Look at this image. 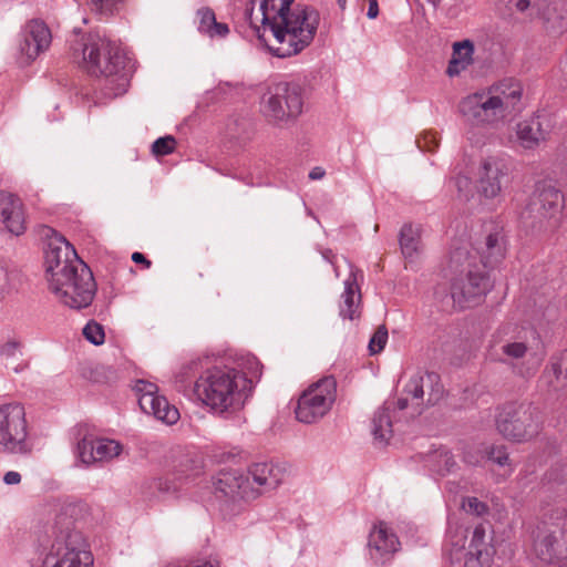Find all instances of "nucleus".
<instances>
[{
  "mask_svg": "<svg viewBox=\"0 0 567 567\" xmlns=\"http://www.w3.org/2000/svg\"><path fill=\"white\" fill-rule=\"evenodd\" d=\"M293 0H258V9L247 10V19L258 38L279 58L298 54L313 40L319 13L309 7L291 9Z\"/></svg>",
  "mask_w": 567,
  "mask_h": 567,
  "instance_id": "f257e3e1",
  "label": "nucleus"
},
{
  "mask_svg": "<svg viewBox=\"0 0 567 567\" xmlns=\"http://www.w3.org/2000/svg\"><path fill=\"white\" fill-rule=\"evenodd\" d=\"M45 272L50 290L65 306L81 309L92 302L95 293L93 275L65 238L59 237L49 244Z\"/></svg>",
  "mask_w": 567,
  "mask_h": 567,
  "instance_id": "f03ea898",
  "label": "nucleus"
},
{
  "mask_svg": "<svg viewBox=\"0 0 567 567\" xmlns=\"http://www.w3.org/2000/svg\"><path fill=\"white\" fill-rule=\"evenodd\" d=\"M522 96L520 82L505 79L464 96L457 109L462 117L475 127L498 128L520 113Z\"/></svg>",
  "mask_w": 567,
  "mask_h": 567,
  "instance_id": "7ed1b4c3",
  "label": "nucleus"
},
{
  "mask_svg": "<svg viewBox=\"0 0 567 567\" xmlns=\"http://www.w3.org/2000/svg\"><path fill=\"white\" fill-rule=\"evenodd\" d=\"M85 512L83 504H68L58 514L54 523L55 538L42 567H94L89 545L75 527Z\"/></svg>",
  "mask_w": 567,
  "mask_h": 567,
  "instance_id": "20e7f679",
  "label": "nucleus"
},
{
  "mask_svg": "<svg viewBox=\"0 0 567 567\" xmlns=\"http://www.w3.org/2000/svg\"><path fill=\"white\" fill-rule=\"evenodd\" d=\"M245 381L236 369L212 367L194 381L193 394L202 404L218 414L234 413L244 406L247 398Z\"/></svg>",
  "mask_w": 567,
  "mask_h": 567,
  "instance_id": "39448f33",
  "label": "nucleus"
},
{
  "mask_svg": "<svg viewBox=\"0 0 567 567\" xmlns=\"http://www.w3.org/2000/svg\"><path fill=\"white\" fill-rule=\"evenodd\" d=\"M82 60L90 74L105 78L110 96L126 92L130 84L128 58L115 42L100 34H90L82 49Z\"/></svg>",
  "mask_w": 567,
  "mask_h": 567,
  "instance_id": "423d86ee",
  "label": "nucleus"
},
{
  "mask_svg": "<svg viewBox=\"0 0 567 567\" xmlns=\"http://www.w3.org/2000/svg\"><path fill=\"white\" fill-rule=\"evenodd\" d=\"M476 254L466 248L452 251L449 269L453 274L450 293L445 296L447 306L466 309L478 303L491 288L489 279L476 264Z\"/></svg>",
  "mask_w": 567,
  "mask_h": 567,
  "instance_id": "0eeeda50",
  "label": "nucleus"
},
{
  "mask_svg": "<svg viewBox=\"0 0 567 567\" xmlns=\"http://www.w3.org/2000/svg\"><path fill=\"white\" fill-rule=\"evenodd\" d=\"M542 411L530 402H507L497 409L495 426L505 440L526 443L543 430Z\"/></svg>",
  "mask_w": 567,
  "mask_h": 567,
  "instance_id": "6e6552de",
  "label": "nucleus"
},
{
  "mask_svg": "<svg viewBox=\"0 0 567 567\" xmlns=\"http://www.w3.org/2000/svg\"><path fill=\"white\" fill-rule=\"evenodd\" d=\"M528 334H532V331L515 323H505L494 336L495 343H499L504 355L502 361L511 364L514 372L524 379L533 378L543 361L530 344Z\"/></svg>",
  "mask_w": 567,
  "mask_h": 567,
  "instance_id": "1a4fd4ad",
  "label": "nucleus"
},
{
  "mask_svg": "<svg viewBox=\"0 0 567 567\" xmlns=\"http://www.w3.org/2000/svg\"><path fill=\"white\" fill-rule=\"evenodd\" d=\"M260 113L265 120L278 127L295 122L303 111V96L300 85L278 82L268 85L260 97Z\"/></svg>",
  "mask_w": 567,
  "mask_h": 567,
  "instance_id": "9d476101",
  "label": "nucleus"
},
{
  "mask_svg": "<svg viewBox=\"0 0 567 567\" xmlns=\"http://www.w3.org/2000/svg\"><path fill=\"white\" fill-rule=\"evenodd\" d=\"M214 494L226 498L225 515L233 516L241 511V503L256 499L261 492L252 486L250 477L239 470L224 468L213 477Z\"/></svg>",
  "mask_w": 567,
  "mask_h": 567,
  "instance_id": "9b49d317",
  "label": "nucleus"
},
{
  "mask_svg": "<svg viewBox=\"0 0 567 567\" xmlns=\"http://www.w3.org/2000/svg\"><path fill=\"white\" fill-rule=\"evenodd\" d=\"M336 398V379L331 375L321 378L300 394L295 409L296 419L306 424L316 423L329 413Z\"/></svg>",
  "mask_w": 567,
  "mask_h": 567,
  "instance_id": "f8f14e48",
  "label": "nucleus"
},
{
  "mask_svg": "<svg viewBox=\"0 0 567 567\" xmlns=\"http://www.w3.org/2000/svg\"><path fill=\"white\" fill-rule=\"evenodd\" d=\"M24 408L19 403L0 405V452L29 454L32 444L28 439Z\"/></svg>",
  "mask_w": 567,
  "mask_h": 567,
  "instance_id": "ddd939ff",
  "label": "nucleus"
},
{
  "mask_svg": "<svg viewBox=\"0 0 567 567\" xmlns=\"http://www.w3.org/2000/svg\"><path fill=\"white\" fill-rule=\"evenodd\" d=\"M443 395V385L434 372L415 373L404 385L396 401L399 410L411 408L412 415L420 414L425 408L437 403Z\"/></svg>",
  "mask_w": 567,
  "mask_h": 567,
  "instance_id": "4468645a",
  "label": "nucleus"
},
{
  "mask_svg": "<svg viewBox=\"0 0 567 567\" xmlns=\"http://www.w3.org/2000/svg\"><path fill=\"white\" fill-rule=\"evenodd\" d=\"M512 162L505 155H489L481 159L476 172V192L485 199L498 197L511 182Z\"/></svg>",
  "mask_w": 567,
  "mask_h": 567,
  "instance_id": "2eb2a0df",
  "label": "nucleus"
},
{
  "mask_svg": "<svg viewBox=\"0 0 567 567\" xmlns=\"http://www.w3.org/2000/svg\"><path fill=\"white\" fill-rule=\"evenodd\" d=\"M509 10L526 13L527 17H542L546 29L560 33L567 28V10L561 9L560 0H504Z\"/></svg>",
  "mask_w": 567,
  "mask_h": 567,
  "instance_id": "dca6fc26",
  "label": "nucleus"
},
{
  "mask_svg": "<svg viewBox=\"0 0 567 567\" xmlns=\"http://www.w3.org/2000/svg\"><path fill=\"white\" fill-rule=\"evenodd\" d=\"M564 203V195L558 188L550 184H540L530 197L526 209L529 217L539 224L551 220L556 223Z\"/></svg>",
  "mask_w": 567,
  "mask_h": 567,
  "instance_id": "f3484780",
  "label": "nucleus"
},
{
  "mask_svg": "<svg viewBox=\"0 0 567 567\" xmlns=\"http://www.w3.org/2000/svg\"><path fill=\"white\" fill-rule=\"evenodd\" d=\"M135 390L138 394L140 408L145 413L154 415L166 424H174L178 421V410L169 404L165 396L158 395V386L155 383L138 380Z\"/></svg>",
  "mask_w": 567,
  "mask_h": 567,
  "instance_id": "a211bd4d",
  "label": "nucleus"
},
{
  "mask_svg": "<svg viewBox=\"0 0 567 567\" xmlns=\"http://www.w3.org/2000/svg\"><path fill=\"white\" fill-rule=\"evenodd\" d=\"M51 41V30L45 22L38 19L30 20L21 31L20 54L27 63H30L50 48Z\"/></svg>",
  "mask_w": 567,
  "mask_h": 567,
  "instance_id": "6ab92c4d",
  "label": "nucleus"
},
{
  "mask_svg": "<svg viewBox=\"0 0 567 567\" xmlns=\"http://www.w3.org/2000/svg\"><path fill=\"white\" fill-rule=\"evenodd\" d=\"M396 534L383 522L375 524L369 534L368 548L370 558L375 564L388 563L400 550Z\"/></svg>",
  "mask_w": 567,
  "mask_h": 567,
  "instance_id": "aec40b11",
  "label": "nucleus"
},
{
  "mask_svg": "<svg viewBox=\"0 0 567 567\" xmlns=\"http://www.w3.org/2000/svg\"><path fill=\"white\" fill-rule=\"evenodd\" d=\"M123 446L109 439L84 437L78 443V454L84 464L107 462L122 453Z\"/></svg>",
  "mask_w": 567,
  "mask_h": 567,
  "instance_id": "412c9836",
  "label": "nucleus"
},
{
  "mask_svg": "<svg viewBox=\"0 0 567 567\" xmlns=\"http://www.w3.org/2000/svg\"><path fill=\"white\" fill-rule=\"evenodd\" d=\"M540 381L545 384L549 394L557 398L567 395V350L549 359L542 373Z\"/></svg>",
  "mask_w": 567,
  "mask_h": 567,
  "instance_id": "4be33fe9",
  "label": "nucleus"
},
{
  "mask_svg": "<svg viewBox=\"0 0 567 567\" xmlns=\"http://www.w3.org/2000/svg\"><path fill=\"white\" fill-rule=\"evenodd\" d=\"M0 219L6 228L16 236L25 231L24 206L18 196L0 192Z\"/></svg>",
  "mask_w": 567,
  "mask_h": 567,
  "instance_id": "5701e85b",
  "label": "nucleus"
},
{
  "mask_svg": "<svg viewBox=\"0 0 567 567\" xmlns=\"http://www.w3.org/2000/svg\"><path fill=\"white\" fill-rule=\"evenodd\" d=\"M362 277L361 271L351 270L349 277L344 280V291L341 295L339 305L340 316L343 319L353 320L360 316L361 293L358 285V277Z\"/></svg>",
  "mask_w": 567,
  "mask_h": 567,
  "instance_id": "b1692460",
  "label": "nucleus"
},
{
  "mask_svg": "<svg viewBox=\"0 0 567 567\" xmlns=\"http://www.w3.org/2000/svg\"><path fill=\"white\" fill-rule=\"evenodd\" d=\"M549 131L544 127L540 116L524 120L516 125V137L525 150H534L546 141Z\"/></svg>",
  "mask_w": 567,
  "mask_h": 567,
  "instance_id": "393cba45",
  "label": "nucleus"
},
{
  "mask_svg": "<svg viewBox=\"0 0 567 567\" xmlns=\"http://www.w3.org/2000/svg\"><path fill=\"white\" fill-rule=\"evenodd\" d=\"M475 45L472 40L464 39L452 44V54L447 63L446 74L458 76L474 63Z\"/></svg>",
  "mask_w": 567,
  "mask_h": 567,
  "instance_id": "a878e982",
  "label": "nucleus"
},
{
  "mask_svg": "<svg viewBox=\"0 0 567 567\" xmlns=\"http://www.w3.org/2000/svg\"><path fill=\"white\" fill-rule=\"evenodd\" d=\"M251 484H256L259 491L260 487L272 489L277 487L282 481V474L279 467L271 464L258 463L251 466L250 471Z\"/></svg>",
  "mask_w": 567,
  "mask_h": 567,
  "instance_id": "bb28decb",
  "label": "nucleus"
},
{
  "mask_svg": "<svg viewBox=\"0 0 567 567\" xmlns=\"http://www.w3.org/2000/svg\"><path fill=\"white\" fill-rule=\"evenodd\" d=\"M198 31L207 34L210 38H224L229 33V28L226 23L217 22L215 13L209 8H200L197 11Z\"/></svg>",
  "mask_w": 567,
  "mask_h": 567,
  "instance_id": "cd10ccee",
  "label": "nucleus"
},
{
  "mask_svg": "<svg viewBox=\"0 0 567 567\" xmlns=\"http://www.w3.org/2000/svg\"><path fill=\"white\" fill-rule=\"evenodd\" d=\"M504 244L499 234H489L482 248L481 262L484 267H493L504 257Z\"/></svg>",
  "mask_w": 567,
  "mask_h": 567,
  "instance_id": "c85d7f7f",
  "label": "nucleus"
},
{
  "mask_svg": "<svg viewBox=\"0 0 567 567\" xmlns=\"http://www.w3.org/2000/svg\"><path fill=\"white\" fill-rule=\"evenodd\" d=\"M420 229L412 225H404L400 231V246L403 256L413 260L420 251Z\"/></svg>",
  "mask_w": 567,
  "mask_h": 567,
  "instance_id": "c756f323",
  "label": "nucleus"
},
{
  "mask_svg": "<svg viewBox=\"0 0 567 567\" xmlns=\"http://www.w3.org/2000/svg\"><path fill=\"white\" fill-rule=\"evenodd\" d=\"M200 360L195 359L183 364L178 372L175 374L174 384L178 392L187 393L193 392L194 378L199 371Z\"/></svg>",
  "mask_w": 567,
  "mask_h": 567,
  "instance_id": "7c9ffc66",
  "label": "nucleus"
},
{
  "mask_svg": "<svg viewBox=\"0 0 567 567\" xmlns=\"http://www.w3.org/2000/svg\"><path fill=\"white\" fill-rule=\"evenodd\" d=\"M535 553L539 559L551 561L554 557L561 554L557 536L554 534L538 536L535 542Z\"/></svg>",
  "mask_w": 567,
  "mask_h": 567,
  "instance_id": "2f4dec72",
  "label": "nucleus"
},
{
  "mask_svg": "<svg viewBox=\"0 0 567 567\" xmlns=\"http://www.w3.org/2000/svg\"><path fill=\"white\" fill-rule=\"evenodd\" d=\"M372 433L375 440L386 442L392 434V422L389 408L380 409L372 420Z\"/></svg>",
  "mask_w": 567,
  "mask_h": 567,
  "instance_id": "473e14b6",
  "label": "nucleus"
},
{
  "mask_svg": "<svg viewBox=\"0 0 567 567\" xmlns=\"http://www.w3.org/2000/svg\"><path fill=\"white\" fill-rule=\"evenodd\" d=\"M431 462L433 463V470L444 475L450 473L455 466L456 462L446 449H440L431 455Z\"/></svg>",
  "mask_w": 567,
  "mask_h": 567,
  "instance_id": "72a5a7b5",
  "label": "nucleus"
},
{
  "mask_svg": "<svg viewBox=\"0 0 567 567\" xmlns=\"http://www.w3.org/2000/svg\"><path fill=\"white\" fill-rule=\"evenodd\" d=\"M457 196L461 199L470 200L474 196V190L476 189V185H473L471 177L464 174H458L453 181Z\"/></svg>",
  "mask_w": 567,
  "mask_h": 567,
  "instance_id": "f704fd0d",
  "label": "nucleus"
},
{
  "mask_svg": "<svg viewBox=\"0 0 567 567\" xmlns=\"http://www.w3.org/2000/svg\"><path fill=\"white\" fill-rule=\"evenodd\" d=\"M83 336L87 341L95 346L104 343L105 340L103 327L95 321H90L86 323V326L83 328Z\"/></svg>",
  "mask_w": 567,
  "mask_h": 567,
  "instance_id": "c9c22d12",
  "label": "nucleus"
},
{
  "mask_svg": "<svg viewBox=\"0 0 567 567\" xmlns=\"http://www.w3.org/2000/svg\"><path fill=\"white\" fill-rule=\"evenodd\" d=\"M485 527L483 525H477L472 535V539L470 543V550L474 551V554L478 555L481 553H491L488 546L485 544Z\"/></svg>",
  "mask_w": 567,
  "mask_h": 567,
  "instance_id": "e433bc0d",
  "label": "nucleus"
},
{
  "mask_svg": "<svg viewBox=\"0 0 567 567\" xmlns=\"http://www.w3.org/2000/svg\"><path fill=\"white\" fill-rule=\"evenodd\" d=\"M386 341L388 330L384 326H379L369 342L370 354L380 353L384 349Z\"/></svg>",
  "mask_w": 567,
  "mask_h": 567,
  "instance_id": "4c0bfd02",
  "label": "nucleus"
},
{
  "mask_svg": "<svg viewBox=\"0 0 567 567\" xmlns=\"http://www.w3.org/2000/svg\"><path fill=\"white\" fill-rule=\"evenodd\" d=\"M176 147V140L171 136H164L157 138L152 145V152L156 156H164L173 153Z\"/></svg>",
  "mask_w": 567,
  "mask_h": 567,
  "instance_id": "58836bf2",
  "label": "nucleus"
},
{
  "mask_svg": "<svg viewBox=\"0 0 567 567\" xmlns=\"http://www.w3.org/2000/svg\"><path fill=\"white\" fill-rule=\"evenodd\" d=\"M417 147L423 152H435L440 144V138L435 132H425L416 138Z\"/></svg>",
  "mask_w": 567,
  "mask_h": 567,
  "instance_id": "ea45409f",
  "label": "nucleus"
},
{
  "mask_svg": "<svg viewBox=\"0 0 567 567\" xmlns=\"http://www.w3.org/2000/svg\"><path fill=\"white\" fill-rule=\"evenodd\" d=\"M492 553H481L478 555L474 551H468L464 567H491Z\"/></svg>",
  "mask_w": 567,
  "mask_h": 567,
  "instance_id": "a19ab883",
  "label": "nucleus"
},
{
  "mask_svg": "<svg viewBox=\"0 0 567 567\" xmlns=\"http://www.w3.org/2000/svg\"><path fill=\"white\" fill-rule=\"evenodd\" d=\"M125 0H91L92 6L102 14H113Z\"/></svg>",
  "mask_w": 567,
  "mask_h": 567,
  "instance_id": "79ce46f5",
  "label": "nucleus"
},
{
  "mask_svg": "<svg viewBox=\"0 0 567 567\" xmlns=\"http://www.w3.org/2000/svg\"><path fill=\"white\" fill-rule=\"evenodd\" d=\"M487 457L488 460L495 462L496 464L501 466H509V456L504 446H492L487 451Z\"/></svg>",
  "mask_w": 567,
  "mask_h": 567,
  "instance_id": "37998d69",
  "label": "nucleus"
},
{
  "mask_svg": "<svg viewBox=\"0 0 567 567\" xmlns=\"http://www.w3.org/2000/svg\"><path fill=\"white\" fill-rule=\"evenodd\" d=\"M153 485L162 494L175 493L181 487V484L169 477L157 478L153 482Z\"/></svg>",
  "mask_w": 567,
  "mask_h": 567,
  "instance_id": "c03bdc74",
  "label": "nucleus"
},
{
  "mask_svg": "<svg viewBox=\"0 0 567 567\" xmlns=\"http://www.w3.org/2000/svg\"><path fill=\"white\" fill-rule=\"evenodd\" d=\"M464 511L475 515H483L486 512V505L480 502L476 497L465 498L462 503Z\"/></svg>",
  "mask_w": 567,
  "mask_h": 567,
  "instance_id": "a18cd8bd",
  "label": "nucleus"
},
{
  "mask_svg": "<svg viewBox=\"0 0 567 567\" xmlns=\"http://www.w3.org/2000/svg\"><path fill=\"white\" fill-rule=\"evenodd\" d=\"M167 567H220L217 558L197 559L189 564H169Z\"/></svg>",
  "mask_w": 567,
  "mask_h": 567,
  "instance_id": "49530a36",
  "label": "nucleus"
},
{
  "mask_svg": "<svg viewBox=\"0 0 567 567\" xmlns=\"http://www.w3.org/2000/svg\"><path fill=\"white\" fill-rule=\"evenodd\" d=\"M3 481L8 485H16L21 482V475L18 472L9 471L4 474Z\"/></svg>",
  "mask_w": 567,
  "mask_h": 567,
  "instance_id": "de8ad7c7",
  "label": "nucleus"
},
{
  "mask_svg": "<svg viewBox=\"0 0 567 567\" xmlns=\"http://www.w3.org/2000/svg\"><path fill=\"white\" fill-rule=\"evenodd\" d=\"M132 260L136 264L144 265L145 268H150L152 266L151 260H148L142 252L138 251L132 254Z\"/></svg>",
  "mask_w": 567,
  "mask_h": 567,
  "instance_id": "09e8293b",
  "label": "nucleus"
},
{
  "mask_svg": "<svg viewBox=\"0 0 567 567\" xmlns=\"http://www.w3.org/2000/svg\"><path fill=\"white\" fill-rule=\"evenodd\" d=\"M20 348V342L18 341H9L7 343L3 344L2 347V352L8 354V355H11L13 354L18 349Z\"/></svg>",
  "mask_w": 567,
  "mask_h": 567,
  "instance_id": "8fccbe9b",
  "label": "nucleus"
},
{
  "mask_svg": "<svg viewBox=\"0 0 567 567\" xmlns=\"http://www.w3.org/2000/svg\"><path fill=\"white\" fill-rule=\"evenodd\" d=\"M369 1V9H368V18L375 19L379 14V4L378 0H368Z\"/></svg>",
  "mask_w": 567,
  "mask_h": 567,
  "instance_id": "3c124183",
  "label": "nucleus"
},
{
  "mask_svg": "<svg viewBox=\"0 0 567 567\" xmlns=\"http://www.w3.org/2000/svg\"><path fill=\"white\" fill-rule=\"evenodd\" d=\"M326 172L322 167H313L309 173V178L312 181L321 179L324 176Z\"/></svg>",
  "mask_w": 567,
  "mask_h": 567,
  "instance_id": "603ef678",
  "label": "nucleus"
},
{
  "mask_svg": "<svg viewBox=\"0 0 567 567\" xmlns=\"http://www.w3.org/2000/svg\"><path fill=\"white\" fill-rule=\"evenodd\" d=\"M467 138L472 142L474 141V131L473 130L467 132Z\"/></svg>",
  "mask_w": 567,
  "mask_h": 567,
  "instance_id": "864d4df0",
  "label": "nucleus"
},
{
  "mask_svg": "<svg viewBox=\"0 0 567 567\" xmlns=\"http://www.w3.org/2000/svg\"><path fill=\"white\" fill-rule=\"evenodd\" d=\"M338 2L341 7H344L346 0H338Z\"/></svg>",
  "mask_w": 567,
  "mask_h": 567,
  "instance_id": "5fc2aeb1",
  "label": "nucleus"
},
{
  "mask_svg": "<svg viewBox=\"0 0 567 567\" xmlns=\"http://www.w3.org/2000/svg\"><path fill=\"white\" fill-rule=\"evenodd\" d=\"M435 293H436L437 297H440L441 296V290L437 289Z\"/></svg>",
  "mask_w": 567,
  "mask_h": 567,
  "instance_id": "6e6d98bb",
  "label": "nucleus"
}]
</instances>
